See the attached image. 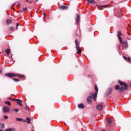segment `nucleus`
Wrapping results in <instances>:
<instances>
[{"instance_id":"1","label":"nucleus","mask_w":131,"mask_h":131,"mask_svg":"<svg viewBox=\"0 0 131 131\" xmlns=\"http://www.w3.org/2000/svg\"><path fill=\"white\" fill-rule=\"evenodd\" d=\"M118 82L120 85H123V86H120L119 85H116L115 88L116 91H119V93H123L124 91H127L128 90V85L125 83V82H122L120 80L118 81Z\"/></svg>"},{"instance_id":"2","label":"nucleus","mask_w":131,"mask_h":131,"mask_svg":"<svg viewBox=\"0 0 131 131\" xmlns=\"http://www.w3.org/2000/svg\"><path fill=\"white\" fill-rule=\"evenodd\" d=\"M98 96L97 93H95V94H92L91 96H89L87 98V102L88 104H92V99H94V101H96V98Z\"/></svg>"},{"instance_id":"3","label":"nucleus","mask_w":131,"mask_h":131,"mask_svg":"<svg viewBox=\"0 0 131 131\" xmlns=\"http://www.w3.org/2000/svg\"><path fill=\"white\" fill-rule=\"evenodd\" d=\"M5 76H7V77H16L18 76V77L23 78L24 77V76H21L19 74H16L14 73H8L7 74H5Z\"/></svg>"},{"instance_id":"4","label":"nucleus","mask_w":131,"mask_h":131,"mask_svg":"<svg viewBox=\"0 0 131 131\" xmlns=\"http://www.w3.org/2000/svg\"><path fill=\"white\" fill-rule=\"evenodd\" d=\"M75 42L76 43V48L77 51V54H81L82 51L80 49V47H79V43L78 42V40L77 39H76L75 41Z\"/></svg>"},{"instance_id":"5","label":"nucleus","mask_w":131,"mask_h":131,"mask_svg":"<svg viewBox=\"0 0 131 131\" xmlns=\"http://www.w3.org/2000/svg\"><path fill=\"white\" fill-rule=\"evenodd\" d=\"M58 9H59V10L66 11V10H68V7L62 5V6H60L58 8Z\"/></svg>"},{"instance_id":"6","label":"nucleus","mask_w":131,"mask_h":131,"mask_svg":"<svg viewBox=\"0 0 131 131\" xmlns=\"http://www.w3.org/2000/svg\"><path fill=\"white\" fill-rule=\"evenodd\" d=\"M3 109V113H8L10 111V108L8 106H5Z\"/></svg>"},{"instance_id":"7","label":"nucleus","mask_w":131,"mask_h":131,"mask_svg":"<svg viewBox=\"0 0 131 131\" xmlns=\"http://www.w3.org/2000/svg\"><path fill=\"white\" fill-rule=\"evenodd\" d=\"M112 93V88H109L106 93V95L107 96H110Z\"/></svg>"},{"instance_id":"8","label":"nucleus","mask_w":131,"mask_h":131,"mask_svg":"<svg viewBox=\"0 0 131 131\" xmlns=\"http://www.w3.org/2000/svg\"><path fill=\"white\" fill-rule=\"evenodd\" d=\"M121 44L125 47V49H127L128 46L127 41L126 40L123 41Z\"/></svg>"},{"instance_id":"9","label":"nucleus","mask_w":131,"mask_h":131,"mask_svg":"<svg viewBox=\"0 0 131 131\" xmlns=\"http://www.w3.org/2000/svg\"><path fill=\"white\" fill-rule=\"evenodd\" d=\"M16 102H17L18 105H19V106H23V104H22V100L20 99H15Z\"/></svg>"},{"instance_id":"10","label":"nucleus","mask_w":131,"mask_h":131,"mask_svg":"<svg viewBox=\"0 0 131 131\" xmlns=\"http://www.w3.org/2000/svg\"><path fill=\"white\" fill-rule=\"evenodd\" d=\"M107 126H111V123H112V120L110 118L107 119Z\"/></svg>"},{"instance_id":"11","label":"nucleus","mask_w":131,"mask_h":131,"mask_svg":"<svg viewBox=\"0 0 131 131\" xmlns=\"http://www.w3.org/2000/svg\"><path fill=\"white\" fill-rule=\"evenodd\" d=\"M97 109L99 110V111H101L102 109H103V105L102 104H98L97 105Z\"/></svg>"},{"instance_id":"12","label":"nucleus","mask_w":131,"mask_h":131,"mask_svg":"<svg viewBox=\"0 0 131 131\" xmlns=\"http://www.w3.org/2000/svg\"><path fill=\"white\" fill-rule=\"evenodd\" d=\"M78 107L80 109H84V105L83 103L78 104Z\"/></svg>"},{"instance_id":"13","label":"nucleus","mask_w":131,"mask_h":131,"mask_svg":"<svg viewBox=\"0 0 131 131\" xmlns=\"http://www.w3.org/2000/svg\"><path fill=\"white\" fill-rule=\"evenodd\" d=\"M87 4H92V5H96L95 1H87Z\"/></svg>"},{"instance_id":"14","label":"nucleus","mask_w":131,"mask_h":131,"mask_svg":"<svg viewBox=\"0 0 131 131\" xmlns=\"http://www.w3.org/2000/svg\"><path fill=\"white\" fill-rule=\"evenodd\" d=\"M110 5H103V6H98L97 8L100 9V8H107V7H109Z\"/></svg>"},{"instance_id":"15","label":"nucleus","mask_w":131,"mask_h":131,"mask_svg":"<svg viewBox=\"0 0 131 131\" xmlns=\"http://www.w3.org/2000/svg\"><path fill=\"white\" fill-rule=\"evenodd\" d=\"M15 119L17 121H23V122H26V121L24 120L23 118H17Z\"/></svg>"},{"instance_id":"16","label":"nucleus","mask_w":131,"mask_h":131,"mask_svg":"<svg viewBox=\"0 0 131 131\" xmlns=\"http://www.w3.org/2000/svg\"><path fill=\"white\" fill-rule=\"evenodd\" d=\"M10 52H11V50L10 49H8L5 50V53L7 54V56H9Z\"/></svg>"},{"instance_id":"17","label":"nucleus","mask_w":131,"mask_h":131,"mask_svg":"<svg viewBox=\"0 0 131 131\" xmlns=\"http://www.w3.org/2000/svg\"><path fill=\"white\" fill-rule=\"evenodd\" d=\"M6 131H15L16 129L14 128H8L5 130Z\"/></svg>"},{"instance_id":"18","label":"nucleus","mask_w":131,"mask_h":131,"mask_svg":"<svg viewBox=\"0 0 131 131\" xmlns=\"http://www.w3.org/2000/svg\"><path fill=\"white\" fill-rule=\"evenodd\" d=\"M77 24L78 25V22H79V14H77V18L76 19Z\"/></svg>"},{"instance_id":"19","label":"nucleus","mask_w":131,"mask_h":131,"mask_svg":"<svg viewBox=\"0 0 131 131\" xmlns=\"http://www.w3.org/2000/svg\"><path fill=\"white\" fill-rule=\"evenodd\" d=\"M30 120H31V119H30L29 117H28L26 118V122H27V123H30Z\"/></svg>"},{"instance_id":"20","label":"nucleus","mask_w":131,"mask_h":131,"mask_svg":"<svg viewBox=\"0 0 131 131\" xmlns=\"http://www.w3.org/2000/svg\"><path fill=\"white\" fill-rule=\"evenodd\" d=\"M95 90L96 92V94H98V92H99V90L98 89V86H97V84H95Z\"/></svg>"},{"instance_id":"21","label":"nucleus","mask_w":131,"mask_h":131,"mask_svg":"<svg viewBox=\"0 0 131 131\" xmlns=\"http://www.w3.org/2000/svg\"><path fill=\"white\" fill-rule=\"evenodd\" d=\"M121 35H122V34L121 33V32L118 31V34H117V36L118 37H119L121 36Z\"/></svg>"},{"instance_id":"22","label":"nucleus","mask_w":131,"mask_h":131,"mask_svg":"<svg viewBox=\"0 0 131 131\" xmlns=\"http://www.w3.org/2000/svg\"><path fill=\"white\" fill-rule=\"evenodd\" d=\"M5 103V104H6V105H8V106H11V102L7 101Z\"/></svg>"},{"instance_id":"23","label":"nucleus","mask_w":131,"mask_h":131,"mask_svg":"<svg viewBox=\"0 0 131 131\" xmlns=\"http://www.w3.org/2000/svg\"><path fill=\"white\" fill-rule=\"evenodd\" d=\"M7 24H11L12 23V20L7 19Z\"/></svg>"},{"instance_id":"24","label":"nucleus","mask_w":131,"mask_h":131,"mask_svg":"<svg viewBox=\"0 0 131 131\" xmlns=\"http://www.w3.org/2000/svg\"><path fill=\"white\" fill-rule=\"evenodd\" d=\"M15 29V28H14V27L13 26H10L9 27V30L11 31H13Z\"/></svg>"},{"instance_id":"25","label":"nucleus","mask_w":131,"mask_h":131,"mask_svg":"<svg viewBox=\"0 0 131 131\" xmlns=\"http://www.w3.org/2000/svg\"><path fill=\"white\" fill-rule=\"evenodd\" d=\"M118 37V38H119V40H120L121 43H122V42L123 41L122 40V38H121V37Z\"/></svg>"},{"instance_id":"26","label":"nucleus","mask_w":131,"mask_h":131,"mask_svg":"<svg viewBox=\"0 0 131 131\" xmlns=\"http://www.w3.org/2000/svg\"><path fill=\"white\" fill-rule=\"evenodd\" d=\"M27 10V7L22 9L23 12H26Z\"/></svg>"},{"instance_id":"27","label":"nucleus","mask_w":131,"mask_h":131,"mask_svg":"<svg viewBox=\"0 0 131 131\" xmlns=\"http://www.w3.org/2000/svg\"><path fill=\"white\" fill-rule=\"evenodd\" d=\"M13 111H14L15 112H16V113L19 112V110H18V108H14L13 110Z\"/></svg>"},{"instance_id":"28","label":"nucleus","mask_w":131,"mask_h":131,"mask_svg":"<svg viewBox=\"0 0 131 131\" xmlns=\"http://www.w3.org/2000/svg\"><path fill=\"white\" fill-rule=\"evenodd\" d=\"M14 81H15V82H18V81H19V79H16V78H13V79Z\"/></svg>"},{"instance_id":"29","label":"nucleus","mask_w":131,"mask_h":131,"mask_svg":"<svg viewBox=\"0 0 131 131\" xmlns=\"http://www.w3.org/2000/svg\"><path fill=\"white\" fill-rule=\"evenodd\" d=\"M1 128H5V124H2L1 126Z\"/></svg>"},{"instance_id":"30","label":"nucleus","mask_w":131,"mask_h":131,"mask_svg":"<svg viewBox=\"0 0 131 131\" xmlns=\"http://www.w3.org/2000/svg\"><path fill=\"white\" fill-rule=\"evenodd\" d=\"M127 60L128 62H130V61H131V59L130 58V57H128L127 58Z\"/></svg>"},{"instance_id":"31","label":"nucleus","mask_w":131,"mask_h":131,"mask_svg":"<svg viewBox=\"0 0 131 131\" xmlns=\"http://www.w3.org/2000/svg\"><path fill=\"white\" fill-rule=\"evenodd\" d=\"M20 6H21V4L20 3H17V7H18V8H19L20 7Z\"/></svg>"},{"instance_id":"32","label":"nucleus","mask_w":131,"mask_h":131,"mask_svg":"<svg viewBox=\"0 0 131 131\" xmlns=\"http://www.w3.org/2000/svg\"><path fill=\"white\" fill-rule=\"evenodd\" d=\"M4 117L5 119H8V116H4Z\"/></svg>"},{"instance_id":"33","label":"nucleus","mask_w":131,"mask_h":131,"mask_svg":"<svg viewBox=\"0 0 131 131\" xmlns=\"http://www.w3.org/2000/svg\"><path fill=\"white\" fill-rule=\"evenodd\" d=\"M43 15H44L43 19H45L46 17H47V14H46V13H43Z\"/></svg>"},{"instance_id":"34","label":"nucleus","mask_w":131,"mask_h":131,"mask_svg":"<svg viewBox=\"0 0 131 131\" xmlns=\"http://www.w3.org/2000/svg\"><path fill=\"white\" fill-rule=\"evenodd\" d=\"M123 58L124 59V60H127V57L126 56H123Z\"/></svg>"},{"instance_id":"35","label":"nucleus","mask_w":131,"mask_h":131,"mask_svg":"<svg viewBox=\"0 0 131 131\" xmlns=\"http://www.w3.org/2000/svg\"><path fill=\"white\" fill-rule=\"evenodd\" d=\"M18 26H19V23H17V24H16V28H18Z\"/></svg>"},{"instance_id":"36","label":"nucleus","mask_w":131,"mask_h":131,"mask_svg":"<svg viewBox=\"0 0 131 131\" xmlns=\"http://www.w3.org/2000/svg\"><path fill=\"white\" fill-rule=\"evenodd\" d=\"M26 110H29V107L28 106H26Z\"/></svg>"},{"instance_id":"37","label":"nucleus","mask_w":131,"mask_h":131,"mask_svg":"<svg viewBox=\"0 0 131 131\" xmlns=\"http://www.w3.org/2000/svg\"><path fill=\"white\" fill-rule=\"evenodd\" d=\"M11 100H12V101H16V99H13V98H12V99H11Z\"/></svg>"},{"instance_id":"38","label":"nucleus","mask_w":131,"mask_h":131,"mask_svg":"<svg viewBox=\"0 0 131 131\" xmlns=\"http://www.w3.org/2000/svg\"><path fill=\"white\" fill-rule=\"evenodd\" d=\"M7 99H8V100H12V98H11L10 97H8Z\"/></svg>"},{"instance_id":"39","label":"nucleus","mask_w":131,"mask_h":131,"mask_svg":"<svg viewBox=\"0 0 131 131\" xmlns=\"http://www.w3.org/2000/svg\"><path fill=\"white\" fill-rule=\"evenodd\" d=\"M15 5H16V3H14V4H13L11 6L14 7L15 6Z\"/></svg>"},{"instance_id":"40","label":"nucleus","mask_w":131,"mask_h":131,"mask_svg":"<svg viewBox=\"0 0 131 131\" xmlns=\"http://www.w3.org/2000/svg\"><path fill=\"white\" fill-rule=\"evenodd\" d=\"M11 9H14V6H11Z\"/></svg>"},{"instance_id":"41","label":"nucleus","mask_w":131,"mask_h":131,"mask_svg":"<svg viewBox=\"0 0 131 131\" xmlns=\"http://www.w3.org/2000/svg\"><path fill=\"white\" fill-rule=\"evenodd\" d=\"M32 3V2H30V1H29V4H30V3Z\"/></svg>"},{"instance_id":"42","label":"nucleus","mask_w":131,"mask_h":131,"mask_svg":"<svg viewBox=\"0 0 131 131\" xmlns=\"http://www.w3.org/2000/svg\"><path fill=\"white\" fill-rule=\"evenodd\" d=\"M0 73H2V70H0Z\"/></svg>"},{"instance_id":"43","label":"nucleus","mask_w":131,"mask_h":131,"mask_svg":"<svg viewBox=\"0 0 131 131\" xmlns=\"http://www.w3.org/2000/svg\"><path fill=\"white\" fill-rule=\"evenodd\" d=\"M0 131H4V130H2V129H0Z\"/></svg>"},{"instance_id":"44","label":"nucleus","mask_w":131,"mask_h":131,"mask_svg":"<svg viewBox=\"0 0 131 131\" xmlns=\"http://www.w3.org/2000/svg\"><path fill=\"white\" fill-rule=\"evenodd\" d=\"M128 35H129V34H130V33H128Z\"/></svg>"},{"instance_id":"45","label":"nucleus","mask_w":131,"mask_h":131,"mask_svg":"<svg viewBox=\"0 0 131 131\" xmlns=\"http://www.w3.org/2000/svg\"><path fill=\"white\" fill-rule=\"evenodd\" d=\"M13 55H11V58H12V56Z\"/></svg>"},{"instance_id":"46","label":"nucleus","mask_w":131,"mask_h":131,"mask_svg":"<svg viewBox=\"0 0 131 131\" xmlns=\"http://www.w3.org/2000/svg\"><path fill=\"white\" fill-rule=\"evenodd\" d=\"M2 124V123L0 122V125Z\"/></svg>"},{"instance_id":"47","label":"nucleus","mask_w":131,"mask_h":131,"mask_svg":"<svg viewBox=\"0 0 131 131\" xmlns=\"http://www.w3.org/2000/svg\"><path fill=\"white\" fill-rule=\"evenodd\" d=\"M86 1H90V0H86Z\"/></svg>"},{"instance_id":"48","label":"nucleus","mask_w":131,"mask_h":131,"mask_svg":"<svg viewBox=\"0 0 131 131\" xmlns=\"http://www.w3.org/2000/svg\"><path fill=\"white\" fill-rule=\"evenodd\" d=\"M90 1H94V0H90Z\"/></svg>"}]
</instances>
